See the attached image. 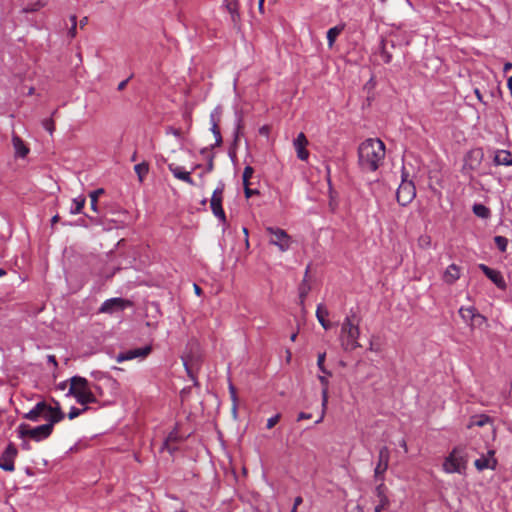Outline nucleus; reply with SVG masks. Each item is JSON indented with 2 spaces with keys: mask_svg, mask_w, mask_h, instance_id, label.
I'll return each mask as SVG.
<instances>
[{
  "mask_svg": "<svg viewBox=\"0 0 512 512\" xmlns=\"http://www.w3.org/2000/svg\"><path fill=\"white\" fill-rule=\"evenodd\" d=\"M385 144L380 139L369 138L358 148V162L363 171L374 172L385 158Z\"/></svg>",
  "mask_w": 512,
  "mask_h": 512,
  "instance_id": "f257e3e1",
  "label": "nucleus"
},
{
  "mask_svg": "<svg viewBox=\"0 0 512 512\" xmlns=\"http://www.w3.org/2000/svg\"><path fill=\"white\" fill-rule=\"evenodd\" d=\"M69 396H73L80 405H87L97 401L89 381L81 376H73L69 379Z\"/></svg>",
  "mask_w": 512,
  "mask_h": 512,
  "instance_id": "f03ea898",
  "label": "nucleus"
},
{
  "mask_svg": "<svg viewBox=\"0 0 512 512\" xmlns=\"http://www.w3.org/2000/svg\"><path fill=\"white\" fill-rule=\"evenodd\" d=\"M360 330L358 323L352 317L347 316L341 326L340 341L341 346L346 351H352L360 347L358 338Z\"/></svg>",
  "mask_w": 512,
  "mask_h": 512,
  "instance_id": "7ed1b4c3",
  "label": "nucleus"
},
{
  "mask_svg": "<svg viewBox=\"0 0 512 512\" xmlns=\"http://www.w3.org/2000/svg\"><path fill=\"white\" fill-rule=\"evenodd\" d=\"M442 467L444 472L448 474H462L466 469V459L464 457L463 450L460 448H454L444 459Z\"/></svg>",
  "mask_w": 512,
  "mask_h": 512,
  "instance_id": "20e7f679",
  "label": "nucleus"
},
{
  "mask_svg": "<svg viewBox=\"0 0 512 512\" xmlns=\"http://www.w3.org/2000/svg\"><path fill=\"white\" fill-rule=\"evenodd\" d=\"M52 424H43L37 427H30L28 424H20L18 434L20 438L29 437L34 441H41L48 438L53 432Z\"/></svg>",
  "mask_w": 512,
  "mask_h": 512,
  "instance_id": "39448f33",
  "label": "nucleus"
},
{
  "mask_svg": "<svg viewBox=\"0 0 512 512\" xmlns=\"http://www.w3.org/2000/svg\"><path fill=\"white\" fill-rule=\"evenodd\" d=\"M416 196V188L412 181L402 179L397 192L396 198L400 205L405 206L409 204Z\"/></svg>",
  "mask_w": 512,
  "mask_h": 512,
  "instance_id": "423d86ee",
  "label": "nucleus"
},
{
  "mask_svg": "<svg viewBox=\"0 0 512 512\" xmlns=\"http://www.w3.org/2000/svg\"><path fill=\"white\" fill-rule=\"evenodd\" d=\"M223 190L224 185L221 184L214 190L210 201L211 210L220 222L226 221L225 212L222 208Z\"/></svg>",
  "mask_w": 512,
  "mask_h": 512,
  "instance_id": "0eeeda50",
  "label": "nucleus"
},
{
  "mask_svg": "<svg viewBox=\"0 0 512 512\" xmlns=\"http://www.w3.org/2000/svg\"><path fill=\"white\" fill-rule=\"evenodd\" d=\"M270 233V242L274 245H277L281 251H285L290 246V237L289 235L279 227L270 226L268 228Z\"/></svg>",
  "mask_w": 512,
  "mask_h": 512,
  "instance_id": "6e6552de",
  "label": "nucleus"
},
{
  "mask_svg": "<svg viewBox=\"0 0 512 512\" xmlns=\"http://www.w3.org/2000/svg\"><path fill=\"white\" fill-rule=\"evenodd\" d=\"M17 456V449L13 444H9L0 458V468L12 472L15 470L14 460Z\"/></svg>",
  "mask_w": 512,
  "mask_h": 512,
  "instance_id": "1a4fd4ad",
  "label": "nucleus"
},
{
  "mask_svg": "<svg viewBox=\"0 0 512 512\" xmlns=\"http://www.w3.org/2000/svg\"><path fill=\"white\" fill-rule=\"evenodd\" d=\"M46 407L50 410H45L42 414V418L47 421L46 424H52V426L54 427L56 423H59L64 419L65 415L58 402H56L55 407L49 405L46 402Z\"/></svg>",
  "mask_w": 512,
  "mask_h": 512,
  "instance_id": "9d476101",
  "label": "nucleus"
},
{
  "mask_svg": "<svg viewBox=\"0 0 512 512\" xmlns=\"http://www.w3.org/2000/svg\"><path fill=\"white\" fill-rule=\"evenodd\" d=\"M307 145H308V140H307L306 136L304 135V133H302V132L299 133L293 141V146L296 150L297 157L302 161H306L309 157V152L306 149Z\"/></svg>",
  "mask_w": 512,
  "mask_h": 512,
  "instance_id": "9b49d317",
  "label": "nucleus"
},
{
  "mask_svg": "<svg viewBox=\"0 0 512 512\" xmlns=\"http://www.w3.org/2000/svg\"><path fill=\"white\" fill-rule=\"evenodd\" d=\"M479 268L498 288L504 289L506 287V283L501 272L491 269L485 264H480Z\"/></svg>",
  "mask_w": 512,
  "mask_h": 512,
  "instance_id": "f8f14e48",
  "label": "nucleus"
},
{
  "mask_svg": "<svg viewBox=\"0 0 512 512\" xmlns=\"http://www.w3.org/2000/svg\"><path fill=\"white\" fill-rule=\"evenodd\" d=\"M390 452L387 447H382L379 451V461L375 468V477L382 476L388 469Z\"/></svg>",
  "mask_w": 512,
  "mask_h": 512,
  "instance_id": "ddd939ff",
  "label": "nucleus"
},
{
  "mask_svg": "<svg viewBox=\"0 0 512 512\" xmlns=\"http://www.w3.org/2000/svg\"><path fill=\"white\" fill-rule=\"evenodd\" d=\"M126 306V301L121 298H112L103 303L101 306V312L113 313L116 311H123Z\"/></svg>",
  "mask_w": 512,
  "mask_h": 512,
  "instance_id": "4468645a",
  "label": "nucleus"
},
{
  "mask_svg": "<svg viewBox=\"0 0 512 512\" xmlns=\"http://www.w3.org/2000/svg\"><path fill=\"white\" fill-rule=\"evenodd\" d=\"M474 464L479 471L484 469H495L497 461L494 458V452L489 451L487 456H482L476 459Z\"/></svg>",
  "mask_w": 512,
  "mask_h": 512,
  "instance_id": "2eb2a0df",
  "label": "nucleus"
},
{
  "mask_svg": "<svg viewBox=\"0 0 512 512\" xmlns=\"http://www.w3.org/2000/svg\"><path fill=\"white\" fill-rule=\"evenodd\" d=\"M221 114L222 110L220 107H216L210 114L211 131L215 136L217 144H220L222 141L221 133L218 127V122L220 120Z\"/></svg>",
  "mask_w": 512,
  "mask_h": 512,
  "instance_id": "dca6fc26",
  "label": "nucleus"
},
{
  "mask_svg": "<svg viewBox=\"0 0 512 512\" xmlns=\"http://www.w3.org/2000/svg\"><path fill=\"white\" fill-rule=\"evenodd\" d=\"M169 171L174 175L175 178L186 182L189 185H195L193 179L190 176V172L185 171L181 166L174 163L168 165Z\"/></svg>",
  "mask_w": 512,
  "mask_h": 512,
  "instance_id": "f3484780",
  "label": "nucleus"
},
{
  "mask_svg": "<svg viewBox=\"0 0 512 512\" xmlns=\"http://www.w3.org/2000/svg\"><path fill=\"white\" fill-rule=\"evenodd\" d=\"M50 411L47 407H46V402L45 401H40L38 402L29 412L25 413L23 415V418L27 419V420H30V421H33V422H37L39 421L41 418H42V414L44 411Z\"/></svg>",
  "mask_w": 512,
  "mask_h": 512,
  "instance_id": "a211bd4d",
  "label": "nucleus"
},
{
  "mask_svg": "<svg viewBox=\"0 0 512 512\" xmlns=\"http://www.w3.org/2000/svg\"><path fill=\"white\" fill-rule=\"evenodd\" d=\"M12 144L16 157L24 158L28 155L30 149L18 135L13 134Z\"/></svg>",
  "mask_w": 512,
  "mask_h": 512,
  "instance_id": "6ab92c4d",
  "label": "nucleus"
},
{
  "mask_svg": "<svg viewBox=\"0 0 512 512\" xmlns=\"http://www.w3.org/2000/svg\"><path fill=\"white\" fill-rule=\"evenodd\" d=\"M460 278V268L455 265H449L443 274V280L447 284H453L456 280Z\"/></svg>",
  "mask_w": 512,
  "mask_h": 512,
  "instance_id": "aec40b11",
  "label": "nucleus"
},
{
  "mask_svg": "<svg viewBox=\"0 0 512 512\" xmlns=\"http://www.w3.org/2000/svg\"><path fill=\"white\" fill-rule=\"evenodd\" d=\"M496 165L512 166V153L507 150H499L494 156Z\"/></svg>",
  "mask_w": 512,
  "mask_h": 512,
  "instance_id": "412c9836",
  "label": "nucleus"
},
{
  "mask_svg": "<svg viewBox=\"0 0 512 512\" xmlns=\"http://www.w3.org/2000/svg\"><path fill=\"white\" fill-rule=\"evenodd\" d=\"M152 351L151 344H147L141 348H130V360L145 359Z\"/></svg>",
  "mask_w": 512,
  "mask_h": 512,
  "instance_id": "4be33fe9",
  "label": "nucleus"
},
{
  "mask_svg": "<svg viewBox=\"0 0 512 512\" xmlns=\"http://www.w3.org/2000/svg\"><path fill=\"white\" fill-rule=\"evenodd\" d=\"M224 5L231 15L232 21L237 22L240 18L238 0H225Z\"/></svg>",
  "mask_w": 512,
  "mask_h": 512,
  "instance_id": "5701e85b",
  "label": "nucleus"
},
{
  "mask_svg": "<svg viewBox=\"0 0 512 512\" xmlns=\"http://www.w3.org/2000/svg\"><path fill=\"white\" fill-rule=\"evenodd\" d=\"M477 314V310L470 306V307H461L459 309V315L463 319V321L470 326L471 322L475 319V316Z\"/></svg>",
  "mask_w": 512,
  "mask_h": 512,
  "instance_id": "b1692460",
  "label": "nucleus"
},
{
  "mask_svg": "<svg viewBox=\"0 0 512 512\" xmlns=\"http://www.w3.org/2000/svg\"><path fill=\"white\" fill-rule=\"evenodd\" d=\"M376 496L378 498V504L381 507L387 508L390 505V500L386 495V487L383 483L379 484L375 489Z\"/></svg>",
  "mask_w": 512,
  "mask_h": 512,
  "instance_id": "393cba45",
  "label": "nucleus"
},
{
  "mask_svg": "<svg viewBox=\"0 0 512 512\" xmlns=\"http://www.w3.org/2000/svg\"><path fill=\"white\" fill-rule=\"evenodd\" d=\"M134 172L137 175L139 183H142L149 174V164L141 162L134 166Z\"/></svg>",
  "mask_w": 512,
  "mask_h": 512,
  "instance_id": "a878e982",
  "label": "nucleus"
},
{
  "mask_svg": "<svg viewBox=\"0 0 512 512\" xmlns=\"http://www.w3.org/2000/svg\"><path fill=\"white\" fill-rule=\"evenodd\" d=\"M343 30H344V25H337V26L330 28L327 31V41H328V46L330 48L333 47L337 37L341 34V32Z\"/></svg>",
  "mask_w": 512,
  "mask_h": 512,
  "instance_id": "bb28decb",
  "label": "nucleus"
},
{
  "mask_svg": "<svg viewBox=\"0 0 512 512\" xmlns=\"http://www.w3.org/2000/svg\"><path fill=\"white\" fill-rule=\"evenodd\" d=\"M310 291H311L310 280L303 279L298 287V294H299V299H300L301 305H303V303Z\"/></svg>",
  "mask_w": 512,
  "mask_h": 512,
  "instance_id": "cd10ccee",
  "label": "nucleus"
},
{
  "mask_svg": "<svg viewBox=\"0 0 512 512\" xmlns=\"http://www.w3.org/2000/svg\"><path fill=\"white\" fill-rule=\"evenodd\" d=\"M86 198L80 195L71 201L70 212L73 214L80 213L85 206Z\"/></svg>",
  "mask_w": 512,
  "mask_h": 512,
  "instance_id": "c85d7f7f",
  "label": "nucleus"
},
{
  "mask_svg": "<svg viewBox=\"0 0 512 512\" xmlns=\"http://www.w3.org/2000/svg\"><path fill=\"white\" fill-rule=\"evenodd\" d=\"M105 193L104 189L103 188H98L92 192L89 193V197H90V207L91 209L98 213V209H97V204H98V199L100 196H102L103 194Z\"/></svg>",
  "mask_w": 512,
  "mask_h": 512,
  "instance_id": "c756f323",
  "label": "nucleus"
},
{
  "mask_svg": "<svg viewBox=\"0 0 512 512\" xmlns=\"http://www.w3.org/2000/svg\"><path fill=\"white\" fill-rule=\"evenodd\" d=\"M473 212L479 218L486 220L490 216V210L483 204H475L473 206Z\"/></svg>",
  "mask_w": 512,
  "mask_h": 512,
  "instance_id": "7c9ffc66",
  "label": "nucleus"
},
{
  "mask_svg": "<svg viewBox=\"0 0 512 512\" xmlns=\"http://www.w3.org/2000/svg\"><path fill=\"white\" fill-rule=\"evenodd\" d=\"M488 422H489V417L488 416H485V415L474 416V417L471 418V420H470V422L468 424V428H471L473 426L482 427L485 424H487Z\"/></svg>",
  "mask_w": 512,
  "mask_h": 512,
  "instance_id": "2f4dec72",
  "label": "nucleus"
},
{
  "mask_svg": "<svg viewBox=\"0 0 512 512\" xmlns=\"http://www.w3.org/2000/svg\"><path fill=\"white\" fill-rule=\"evenodd\" d=\"M45 5H46V2H44L42 0H37L36 2H34L32 4H29L26 7H24L22 9V12L23 13L36 12V11L40 10L41 8H43Z\"/></svg>",
  "mask_w": 512,
  "mask_h": 512,
  "instance_id": "473e14b6",
  "label": "nucleus"
},
{
  "mask_svg": "<svg viewBox=\"0 0 512 512\" xmlns=\"http://www.w3.org/2000/svg\"><path fill=\"white\" fill-rule=\"evenodd\" d=\"M329 315L328 309L325 307L324 304H318L316 309V317L320 322H322L324 319H326Z\"/></svg>",
  "mask_w": 512,
  "mask_h": 512,
  "instance_id": "72a5a7b5",
  "label": "nucleus"
},
{
  "mask_svg": "<svg viewBox=\"0 0 512 512\" xmlns=\"http://www.w3.org/2000/svg\"><path fill=\"white\" fill-rule=\"evenodd\" d=\"M321 396H322V402H321L322 412H321L320 418L316 421L317 423H320L324 418V415H325V412L327 409V405H328V391H322Z\"/></svg>",
  "mask_w": 512,
  "mask_h": 512,
  "instance_id": "f704fd0d",
  "label": "nucleus"
},
{
  "mask_svg": "<svg viewBox=\"0 0 512 512\" xmlns=\"http://www.w3.org/2000/svg\"><path fill=\"white\" fill-rule=\"evenodd\" d=\"M494 241H495L496 246L498 247V249L501 252H505L506 251V248H507V245H508V239L507 238H505L503 236H496L494 238Z\"/></svg>",
  "mask_w": 512,
  "mask_h": 512,
  "instance_id": "c9c22d12",
  "label": "nucleus"
},
{
  "mask_svg": "<svg viewBox=\"0 0 512 512\" xmlns=\"http://www.w3.org/2000/svg\"><path fill=\"white\" fill-rule=\"evenodd\" d=\"M325 358H326V353H325V352L320 353V354L318 355V359H317V366H318L319 370H320L323 374L331 375V373H330V372L325 368V366H324Z\"/></svg>",
  "mask_w": 512,
  "mask_h": 512,
  "instance_id": "e433bc0d",
  "label": "nucleus"
},
{
  "mask_svg": "<svg viewBox=\"0 0 512 512\" xmlns=\"http://www.w3.org/2000/svg\"><path fill=\"white\" fill-rule=\"evenodd\" d=\"M71 27L68 30L70 38H74L77 34V17L75 15L70 16Z\"/></svg>",
  "mask_w": 512,
  "mask_h": 512,
  "instance_id": "4c0bfd02",
  "label": "nucleus"
},
{
  "mask_svg": "<svg viewBox=\"0 0 512 512\" xmlns=\"http://www.w3.org/2000/svg\"><path fill=\"white\" fill-rule=\"evenodd\" d=\"M43 128L48 131L50 134H52L55 130V123L53 118H47L42 121Z\"/></svg>",
  "mask_w": 512,
  "mask_h": 512,
  "instance_id": "58836bf2",
  "label": "nucleus"
},
{
  "mask_svg": "<svg viewBox=\"0 0 512 512\" xmlns=\"http://www.w3.org/2000/svg\"><path fill=\"white\" fill-rule=\"evenodd\" d=\"M486 321H487V319L483 315H481L480 313L477 312L475 319L470 324V327L471 328L480 327L483 324H485Z\"/></svg>",
  "mask_w": 512,
  "mask_h": 512,
  "instance_id": "ea45409f",
  "label": "nucleus"
},
{
  "mask_svg": "<svg viewBox=\"0 0 512 512\" xmlns=\"http://www.w3.org/2000/svg\"><path fill=\"white\" fill-rule=\"evenodd\" d=\"M88 408L85 407L83 409H79V408H76V407H72L68 413V418L70 420L72 419H75L76 417L80 416L82 413H84L85 411H87Z\"/></svg>",
  "mask_w": 512,
  "mask_h": 512,
  "instance_id": "a19ab883",
  "label": "nucleus"
},
{
  "mask_svg": "<svg viewBox=\"0 0 512 512\" xmlns=\"http://www.w3.org/2000/svg\"><path fill=\"white\" fill-rule=\"evenodd\" d=\"M253 173H254V170H253L252 167L247 166V167L244 168L243 176H242L243 177V184L244 185H248L249 184L248 181L252 177Z\"/></svg>",
  "mask_w": 512,
  "mask_h": 512,
  "instance_id": "79ce46f5",
  "label": "nucleus"
},
{
  "mask_svg": "<svg viewBox=\"0 0 512 512\" xmlns=\"http://www.w3.org/2000/svg\"><path fill=\"white\" fill-rule=\"evenodd\" d=\"M418 243L422 248H427L431 245V238L428 235H422L419 237Z\"/></svg>",
  "mask_w": 512,
  "mask_h": 512,
  "instance_id": "37998d69",
  "label": "nucleus"
},
{
  "mask_svg": "<svg viewBox=\"0 0 512 512\" xmlns=\"http://www.w3.org/2000/svg\"><path fill=\"white\" fill-rule=\"evenodd\" d=\"M280 418H281L280 414H276L273 417H270L267 420V424H266L267 429H272L279 422Z\"/></svg>",
  "mask_w": 512,
  "mask_h": 512,
  "instance_id": "c03bdc74",
  "label": "nucleus"
},
{
  "mask_svg": "<svg viewBox=\"0 0 512 512\" xmlns=\"http://www.w3.org/2000/svg\"><path fill=\"white\" fill-rule=\"evenodd\" d=\"M318 380L320 381V383L322 385V391H328V388H329L328 378L325 375H319Z\"/></svg>",
  "mask_w": 512,
  "mask_h": 512,
  "instance_id": "a18cd8bd",
  "label": "nucleus"
},
{
  "mask_svg": "<svg viewBox=\"0 0 512 512\" xmlns=\"http://www.w3.org/2000/svg\"><path fill=\"white\" fill-rule=\"evenodd\" d=\"M303 502V499L301 496H297L295 499H294V504H293V507L291 509L290 512H297V508L299 505H301Z\"/></svg>",
  "mask_w": 512,
  "mask_h": 512,
  "instance_id": "49530a36",
  "label": "nucleus"
},
{
  "mask_svg": "<svg viewBox=\"0 0 512 512\" xmlns=\"http://www.w3.org/2000/svg\"><path fill=\"white\" fill-rule=\"evenodd\" d=\"M168 133H171L172 135H174L177 138H181V136H182L181 129H177V128H173V127H170L168 129Z\"/></svg>",
  "mask_w": 512,
  "mask_h": 512,
  "instance_id": "de8ad7c7",
  "label": "nucleus"
},
{
  "mask_svg": "<svg viewBox=\"0 0 512 512\" xmlns=\"http://www.w3.org/2000/svg\"><path fill=\"white\" fill-rule=\"evenodd\" d=\"M116 360L118 363L128 360V352H122L117 357Z\"/></svg>",
  "mask_w": 512,
  "mask_h": 512,
  "instance_id": "09e8293b",
  "label": "nucleus"
},
{
  "mask_svg": "<svg viewBox=\"0 0 512 512\" xmlns=\"http://www.w3.org/2000/svg\"><path fill=\"white\" fill-rule=\"evenodd\" d=\"M229 390H230V394H231V399L233 400V402L235 404L236 403V399H237V397H236V389H235V387L232 384H230Z\"/></svg>",
  "mask_w": 512,
  "mask_h": 512,
  "instance_id": "8fccbe9b",
  "label": "nucleus"
},
{
  "mask_svg": "<svg viewBox=\"0 0 512 512\" xmlns=\"http://www.w3.org/2000/svg\"><path fill=\"white\" fill-rule=\"evenodd\" d=\"M245 186V195L246 197H251L253 194L257 193L256 190H252L248 187V185H244Z\"/></svg>",
  "mask_w": 512,
  "mask_h": 512,
  "instance_id": "3c124183",
  "label": "nucleus"
},
{
  "mask_svg": "<svg viewBox=\"0 0 512 512\" xmlns=\"http://www.w3.org/2000/svg\"><path fill=\"white\" fill-rule=\"evenodd\" d=\"M193 288H194V292H195V294H196L197 296H201V295H202L203 291H202V289L200 288V286H199V285H197V284H195V283H194V284H193Z\"/></svg>",
  "mask_w": 512,
  "mask_h": 512,
  "instance_id": "603ef678",
  "label": "nucleus"
},
{
  "mask_svg": "<svg viewBox=\"0 0 512 512\" xmlns=\"http://www.w3.org/2000/svg\"><path fill=\"white\" fill-rule=\"evenodd\" d=\"M321 326L325 329V330H328L330 327H331V324L330 322L326 319H324L322 322H320Z\"/></svg>",
  "mask_w": 512,
  "mask_h": 512,
  "instance_id": "864d4df0",
  "label": "nucleus"
},
{
  "mask_svg": "<svg viewBox=\"0 0 512 512\" xmlns=\"http://www.w3.org/2000/svg\"><path fill=\"white\" fill-rule=\"evenodd\" d=\"M512 69V62H506L503 67L504 73H507L509 70Z\"/></svg>",
  "mask_w": 512,
  "mask_h": 512,
  "instance_id": "5fc2aeb1",
  "label": "nucleus"
},
{
  "mask_svg": "<svg viewBox=\"0 0 512 512\" xmlns=\"http://www.w3.org/2000/svg\"><path fill=\"white\" fill-rule=\"evenodd\" d=\"M311 418V415L310 414H306L304 412H301L299 415H298V420H303V419H310Z\"/></svg>",
  "mask_w": 512,
  "mask_h": 512,
  "instance_id": "6e6d98bb",
  "label": "nucleus"
},
{
  "mask_svg": "<svg viewBox=\"0 0 512 512\" xmlns=\"http://www.w3.org/2000/svg\"><path fill=\"white\" fill-rule=\"evenodd\" d=\"M88 23V18L87 17H83L80 22H79V25H80V28H84V26H86Z\"/></svg>",
  "mask_w": 512,
  "mask_h": 512,
  "instance_id": "4d7b16f0",
  "label": "nucleus"
},
{
  "mask_svg": "<svg viewBox=\"0 0 512 512\" xmlns=\"http://www.w3.org/2000/svg\"><path fill=\"white\" fill-rule=\"evenodd\" d=\"M48 362L52 363L54 366H57V361L54 355L48 356Z\"/></svg>",
  "mask_w": 512,
  "mask_h": 512,
  "instance_id": "13d9d810",
  "label": "nucleus"
},
{
  "mask_svg": "<svg viewBox=\"0 0 512 512\" xmlns=\"http://www.w3.org/2000/svg\"><path fill=\"white\" fill-rule=\"evenodd\" d=\"M127 83H128V79H125V80L121 81V82L119 83V85H118V89H119V90H123V89H124V87L127 85Z\"/></svg>",
  "mask_w": 512,
  "mask_h": 512,
  "instance_id": "bf43d9fd",
  "label": "nucleus"
},
{
  "mask_svg": "<svg viewBox=\"0 0 512 512\" xmlns=\"http://www.w3.org/2000/svg\"><path fill=\"white\" fill-rule=\"evenodd\" d=\"M310 267H311L310 265H308V266L306 267V270H305V273H304V277H303V279H308V280H310V278H309Z\"/></svg>",
  "mask_w": 512,
  "mask_h": 512,
  "instance_id": "052dcab7",
  "label": "nucleus"
},
{
  "mask_svg": "<svg viewBox=\"0 0 512 512\" xmlns=\"http://www.w3.org/2000/svg\"><path fill=\"white\" fill-rule=\"evenodd\" d=\"M260 134L266 135L268 134V128L266 126H263L259 130Z\"/></svg>",
  "mask_w": 512,
  "mask_h": 512,
  "instance_id": "680f3d73",
  "label": "nucleus"
},
{
  "mask_svg": "<svg viewBox=\"0 0 512 512\" xmlns=\"http://www.w3.org/2000/svg\"><path fill=\"white\" fill-rule=\"evenodd\" d=\"M400 446L404 449L405 452L408 451L407 443L404 439L400 442Z\"/></svg>",
  "mask_w": 512,
  "mask_h": 512,
  "instance_id": "e2e57ef3",
  "label": "nucleus"
},
{
  "mask_svg": "<svg viewBox=\"0 0 512 512\" xmlns=\"http://www.w3.org/2000/svg\"><path fill=\"white\" fill-rule=\"evenodd\" d=\"M474 92H475V95H476L477 99H478L479 101H482V95H481V93H480L479 89H475V91H474Z\"/></svg>",
  "mask_w": 512,
  "mask_h": 512,
  "instance_id": "0e129e2a",
  "label": "nucleus"
},
{
  "mask_svg": "<svg viewBox=\"0 0 512 512\" xmlns=\"http://www.w3.org/2000/svg\"><path fill=\"white\" fill-rule=\"evenodd\" d=\"M383 509H386L385 507H381L380 504H377L376 507H375V511L374 512H381Z\"/></svg>",
  "mask_w": 512,
  "mask_h": 512,
  "instance_id": "69168bd1",
  "label": "nucleus"
},
{
  "mask_svg": "<svg viewBox=\"0 0 512 512\" xmlns=\"http://www.w3.org/2000/svg\"><path fill=\"white\" fill-rule=\"evenodd\" d=\"M383 509H386L385 507H381L380 504H377L376 507H375V511L374 512H381Z\"/></svg>",
  "mask_w": 512,
  "mask_h": 512,
  "instance_id": "338daca9",
  "label": "nucleus"
},
{
  "mask_svg": "<svg viewBox=\"0 0 512 512\" xmlns=\"http://www.w3.org/2000/svg\"><path fill=\"white\" fill-rule=\"evenodd\" d=\"M58 220H59V216L58 215L53 216L52 219H51V224H56L58 222Z\"/></svg>",
  "mask_w": 512,
  "mask_h": 512,
  "instance_id": "774afa93",
  "label": "nucleus"
}]
</instances>
